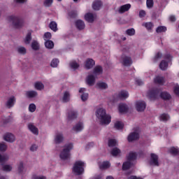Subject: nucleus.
Here are the masks:
<instances>
[{"label": "nucleus", "mask_w": 179, "mask_h": 179, "mask_svg": "<svg viewBox=\"0 0 179 179\" xmlns=\"http://www.w3.org/2000/svg\"><path fill=\"white\" fill-rule=\"evenodd\" d=\"M96 115L102 125H108L111 122V116L106 113V109L100 108L96 112Z\"/></svg>", "instance_id": "nucleus-1"}, {"label": "nucleus", "mask_w": 179, "mask_h": 179, "mask_svg": "<svg viewBox=\"0 0 179 179\" xmlns=\"http://www.w3.org/2000/svg\"><path fill=\"white\" fill-rule=\"evenodd\" d=\"M8 22H11L15 29H20L24 26V18L16 15H10L7 17Z\"/></svg>", "instance_id": "nucleus-2"}, {"label": "nucleus", "mask_w": 179, "mask_h": 179, "mask_svg": "<svg viewBox=\"0 0 179 179\" xmlns=\"http://www.w3.org/2000/svg\"><path fill=\"white\" fill-rule=\"evenodd\" d=\"M73 149V144L68 143L66 144L64 147V149L60 152V159L62 160H68L71 157V150Z\"/></svg>", "instance_id": "nucleus-3"}, {"label": "nucleus", "mask_w": 179, "mask_h": 179, "mask_svg": "<svg viewBox=\"0 0 179 179\" xmlns=\"http://www.w3.org/2000/svg\"><path fill=\"white\" fill-rule=\"evenodd\" d=\"M136 160V152H131L127 156V162L123 163L122 170H128L134 166V161Z\"/></svg>", "instance_id": "nucleus-4"}, {"label": "nucleus", "mask_w": 179, "mask_h": 179, "mask_svg": "<svg viewBox=\"0 0 179 179\" xmlns=\"http://www.w3.org/2000/svg\"><path fill=\"white\" fill-rule=\"evenodd\" d=\"M85 162L82 161H77L76 162L73 167V171L75 173L77 176H80V174H83L85 171Z\"/></svg>", "instance_id": "nucleus-5"}, {"label": "nucleus", "mask_w": 179, "mask_h": 179, "mask_svg": "<svg viewBox=\"0 0 179 179\" xmlns=\"http://www.w3.org/2000/svg\"><path fill=\"white\" fill-rule=\"evenodd\" d=\"M64 134L61 131H57L54 136L53 142L55 145H59L64 142Z\"/></svg>", "instance_id": "nucleus-6"}, {"label": "nucleus", "mask_w": 179, "mask_h": 179, "mask_svg": "<svg viewBox=\"0 0 179 179\" xmlns=\"http://www.w3.org/2000/svg\"><path fill=\"white\" fill-rule=\"evenodd\" d=\"M120 62L124 66H131L132 65V59L125 55H122L120 59Z\"/></svg>", "instance_id": "nucleus-7"}, {"label": "nucleus", "mask_w": 179, "mask_h": 179, "mask_svg": "<svg viewBox=\"0 0 179 179\" xmlns=\"http://www.w3.org/2000/svg\"><path fill=\"white\" fill-rule=\"evenodd\" d=\"M150 166H159V157L155 153L150 154V159L149 161Z\"/></svg>", "instance_id": "nucleus-8"}, {"label": "nucleus", "mask_w": 179, "mask_h": 179, "mask_svg": "<svg viewBox=\"0 0 179 179\" xmlns=\"http://www.w3.org/2000/svg\"><path fill=\"white\" fill-rule=\"evenodd\" d=\"M139 138V129H137L134 132H131L129 134L127 137V140L129 142H134V141H136Z\"/></svg>", "instance_id": "nucleus-9"}, {"label": "nucleus", "mask_w": 179, "mask_h": 179, "mask_svg": "<svg viewBox=\"0 0 179 179\" xmlns=\"http://www.w3.org/2000/svg\"><path fill=\"white\" fill-rule=\"evenodd\" d=\"M146 108V103L143 101H138L136 102V109L138 112L145 111V109Z\"/></svg>", "instance_id": "nucleus-10"}, {"label": "nucleus", "mask_w": 179, "mask_h": 179, "mask_svg": "<svg viewBox=\"0 0 179 179\" xmlns=\"http://www.w3.org/2000/svg\"><path fill=\"white\" fill-rule=\"evenodd\" d=\"M3 139L6 142H9L10 143H13L16 141V137L12 133H6L3 135Z\"/></svg>", "instance_id": "nucleus-11"}, {"label": "nucleus", "mask_w": 179, "mask_h": 179, "mask_svg": "<svg viewBox=\"0 0 179 179\" xmlns=\"http://www.w3.org/2000/svg\"><path fill=\"white\" fill-rule=\"evenodd\" d=\"M96 65V62L93 59H87L85 63V69H92Z\"/></svg>", "instance_id": "nucleus-12"}, {"label": "nucleus", "mask_w": 179, "mask_h": 179, "mask_svg": "<svg viewBox=\"0 0 179 179\" xmlns=\"http://www.w3.org/2000/svg\"><path fill=\"white\" fill-rule=\"evenodd\" d=\"M96 17V14H93L92 13H88L85 15V19L87 22H88V23H93Z\"/></svg>", "instance_id": "nucleus-13"}, {"label": "nucleus", "mask_w": 179, "mask_h": 179, "mask_svg": "<svg viewBox=\"0 0 179 179\" xmlns=\"http://www.w3.org/2000/svg\"><path fill=\"white\" fill-rule=\"evenodd\" d=\"M15 103H16V98L11 96L7 100L6 106L8 108H12L15 106Z\"/></svg>", "instance_id": "nucleus-14"}, {"label": "nucleus", "mask_w": 179, "mask_h": 179, "mask_svg": "<svg viewBox=\"0 0 179 179\" xmlns=\"http://www.w3.org/2000/svg\"><path fill=\"white\" fill-rule=\"evenodd\" d=\"M129 9H131V4H124L118 8V12L119 13H125V12H128Z\"/></svg>", "instance_id": "nucleus-15"}, {"label": "nucleus", "mask_w": 179, "mask_h": 179, "mask_svg": "<svg viewBox=\"0 0 179 179\" xmlns=\"http://www.w3.org/2000/svg\"><path fill=\"white\" fill-rule=\"evenodd\" d=\"M28 129L31 133L34 134V135H38V129L36 126H34V124L29 123Z\"/></svg>", "instance_id": "nucleus-16"}, {"label": "nucleus", "mask_w": 179, "mask_h": 179, "mask_svg": "<svg viewBox=\"0 0 179 179\" xmlns=\"http://www.w3.org/2000/svg\"><path fill=\"white\" fill-rule=\"evenodd\" d=\"M83 123L82 122H79L75 126H73V131H74V132H80V131L83 130Z\"/></svg>", "instance_id": "nucleus-17"}, {"label": "nucleus", "mask_w": 179, "mask_h": 179, "mask_svg": "<svg viewBox=\"0 0 179 179\" xmlns=\"http://www.w3.org/2000/svg\"><path fill=\"white\" fill-rule=\"evenodd\" d=\"M86 82L89 86H93L96 83V78L93 75H90L87 77Z\"/></svg>", "instance_id": "nucleus-18"}, {"label": "nucleus", "mask_w": 179, "mask_h": 179, "mask_svg": "<svg viewBox=\"0 0 179 179\" xmlns=\"http://www.w3.org/2000/svg\"><path fill=\"white\" fill-rule=\"evenodd\" d=\"M148 96L152 99H157V96H159V90L148 92Z\"/></svg>", "instance_id": "nucleus-19"}, {"label": "nucleus", "mask_w": 179, "mask_h": 179, "mask_svg": "<svg viewBox=\"0 0 179 179\" xmlns=\"http://www.w3.org/2000/svg\"><path fill=\"white\" fill-rule=\"evenodd\" d=\"M101 1L96 0L92 3V8L94 9V10H99L100 8H101Z\"/></svg>", "instance_id": "nucleus-20"}, {"label": "nucleus", "mask_w": 179, "mask_h": 179, "mask_svg": "<svg viewBox=\"0 0 179 179\" xmlns=\"http://www.w3.org/2000/svg\"><path fill=\"white\" fill-rule=\"evenodd\" d=\"M85 90L86 89L85 88H80L79 90V93H83V94L81 95V99L83 100V101H86V100L89 99V94L85 92Z\"/></svg>", "instance_id": "nucleus-21"}, {"label": "nucleus", "mask_w": 179, "mask_h": 179, "mask_svg": "<svg viewBox=\"0 0 179 179\" xmlns=\"http://www.w3.org/2000/svg\"><path fill=\"white\" fill-rule=\"evenodd\" d=\"M76 26L78 30H83L86 25H85V22L82 21L81 20H78L76 22Z\"/></svg>", "instance_id": "nucleus-22"}, {"label": "nucleus", "mask_w": 179, "mask_h": 179, "mask_svg": "<svg viewBox=\"0 0 179 179\" xmlns=\"http://www.w3.org/2000/svg\"><path fill=\"white\" fill-rule=\"evenodd\" d=\"M128 97H129V94L127 91H121L118 94V98L121 99V100H125Z\"/></svg>", "instance_id": "nucleus-23"}, {"label": "nucleus", "mask_w": 179, "mask_h": 179, "mask_svg": "<svg viewBox=\"0 0 179 179\" xmlns=\"http://www.w3.org/2000/svg\"><path fill=\"white\" fill-rule=\"evenodd\" d=\"M103 73V67L101 66H96L94 69V75L97 76V75H101Z\"/></svg>", "instance_id": "nucleus-24"}, {"label": "nucleus", "mask_w": 179, "mask_h": 179, "mask_svg": "<svg viewBox=\"0 0 179 179\" xmlns=\"http://www.w3.org/2000/svg\"><path fill=\"white\" fill-rule=\"evenodd\" d=\"M96 87H98V89H101V90H104L108 88V85L106 83L99 82L96 83Z\"/></svg>", "instance_id": "nucleus-25"}, {"label": "nucleus", "mask_w": 179, "mask_h": 179, "mask_svg": "<svg viewBox=\"0 0 179 179\" xmlns=\"http://www.w3.org/2000/svg\"><path fill=\"white\" fill-rule=\"evenodd\" d=\"M154 82L155 83H157V85H164V78L162 77V76H157L155 79H154Z\"/></svg>", "instance_id": "nucleus-26"}, {"label": "nucleus", "mask_w": 179, "mask_h": 179, "mask_svg": "<svg viewBox=\"0 0 179 179\" xmlns=\"http://www.w3.org/2000/svg\"><path fill=\"white\" fill-rule=\"evenodd\" d=\"M27 97H29V99H33L34 97H37L38 94L36 91H28L26 92Z\"/></svg>", "instance_id": "nucleus-27"}, {"label": "nucleus", "mask_w": 179, "mask_h": 179, "mask_svg": "<svg viewBox=\"0 0 179 179\" xmlns=\"http://www.w3.org/2000/svg\"><path fill=\"white\" fill-rule=\"evenodd\" d=\"M69 100H71V94H69V92H65L62 97V101L63 103H68Z\"/></svg>", "instance_id": "nucleus-28"}, {"label": "nucleus", "mask_w": 179, "mask_h": 179, "mask_svg": "<svg viewBox=\"0 0 179 179\" xmlns=\"http://www.w3.org/2000/svg\"><path fill=\"white\" fill-rule=\"evenodd\" d=\"M120 113H127L128 111V106L125 103H120L119 105Z\"/></svg>", "instance_id": "nucleus-29"}, {"label": "nucleus", "mask_w": 179, "mask_h": 179, "mask_svg": "<svg viewBox=\"0 0 179 179\" xmlns=\"http://www.w3.org/2000/svg\"><path fill=\"white\" fill-rule=\"evenodd\" d=\"M34 87L36 90H44V84L41 82H36L34 83Z\"/></svg>", "instance_id": "nucleus-30"}, {"label": "nucleus", "mask_w": 179, "mask_h": 179, "mask_svg": "<svg viewBox=\"0 0 179 179\" xmlns=\"http://www.w3.org/2000/svg\"><path fill=\"white\" fill-rule=\"evenodd\" d=\"M110 166V162H103L99 164V169H101V170H106V169H108Z\"/></svg>", "instance_id": "nucleus-31"}, {"label": "nucleus", "mask_w": 179, "mask_h": 179, "mask_svg": "<svg viewBox=\"0 0 179 179\" xmlns=\"http://www.w3.org/2000/svg\"><path fill=\"white\" fill-rule=\"evenodd\" d=\"M77 116H78V114L76 113V112L71 110V111L69 112L68 120L69 121H71L72 120H75V118H76Z\"/></svg>", "instance_id": "nucleus-32"}, {"label": "nucleus", "mask_w": 179, "mask_h": 179, "mask_svg": "<svg viewBox=\"0 0 179 179\" xmlns=\"http://www.w3.org/2000/svg\"><path fill=\"white\" fill-rule=\"evenodd\" d=\"M160 96L164 100H170L171 99V95L169 92H163L160 94Z\"/></svg>", "instance_id": "nucleus-33"}, {"label": "nucleus", "mask_w": 179, "mask_h": 179, "mask_svg": "<svg viewBox=\"0 0 179 179\" xmlns=\"http://www.w3.org/2000/svg\"><path fill=\"white\" fill-rule=\"evenodd\" d=\"M24 171V165L23 164L22 162H20L17 165V173H19V174H23Z\"/></svg>", "instance_id": "nucleus-34"}, {"label": "nucleus", "mask_w": 179, "mask_h": 179, "mask_svg": "<svg viewBox=\"0 0 179 179\" xmlns=\"http://www.w3.org/2000/svg\"><path fill=\"white\" fill-rule=\"evenodd\" d=\"M169 66V63L167 62L162 60L159 64V68L162 71H166Z\"/></svg>", "instance_id": "nucleus-35"}, {"label": "nucleus", "mask_w": 179, "mask_h": 179, "mask_svg": "<svg viewBox=\"0 0 179 179\" xmlns=\"http://www.w3.org/2000/svg\"><path fill=\"white\" fill-rule=\"evenodd\" d=\"M45 46L46 48L51 50L54 48V42H52V41L48 40L45 42Z\"/></svg>", "instance_id": "nucleus-36"}, {"label": "nucleus", "mask_w": 179, "mask_h": 179, "mask_svg": "<svg viewBox=\"0 0 179 179\" xmlns=\"http://www.w3.org/2000/svg\"><path fill=\"white\" fill-rule=\"evenodd\" d=\"M169 152V153H171V155H173V156H177V155H179L178 148H176L174 147L171 148Z\"/></svg>", "instance_id": "nucleus-37"}, {"label": "nucleus", "mask_w": 179, "mask_h": 179, "mask_svg": "<svg viewBox=\"0 0 179 179\" xmlns=\"http://www.w3.org/2000/svg\"><path fill=\"white\" fill-rule=\"evenodd\" d=\"M159 120L160 121L166 122V121H169L170 120V116L168 114L164 113L160 115Z\"/></svg>", "instance_id": "nucleus-38"}, {"label": "nucleus", "mask_w": 179, "mask_h": 179, "mask_svg": "<svg viewBox=\"0 0 179 179\" xmlns=\"http://www.w3.org/2000/svg\"><path fill=\"white\" fill-rule=\"evenodd\" d=\"M17 51L18 54H20L21 55H24V54H26V52H27V50L23 46L18 47L17 48Z\"/></svg>", "instance_id": "nucleus-39"}, {"label": "nucleus", "mask_w": 179, "mask_h": 179, "mask_svg": "<svg viewBox=\"0 0 179 179\" xmlns=\"http://www.w3.org/2000/svg\"><path fill=\"white\" fill-rule=\"evenodd\" d=\"M31 41V33H28L24 39V44H30Z\"/></svg>", "instance_id": "nucleus-40"}, {"label": "nucleus", "mask_w": 179, "mask_h": 179, "mask_svg": "<svg viewBox=\"0 0 179 179\" xmlns=\"http://www.w3.org/2000/svg\"><path fill=\"white\" fill-rule=\"evenodd\" d=\"M9 160V156L8 155H1L0 154V163H5Z\"/></svg>", "instance_id": "nucleus-41"}, {"label": "nucleus", "mask_w": 179, "mask_h": 179, "mask_svg": "<svg viewBox=\"0 0 179 179\" xmlns=\"http://www.w3.org/2000/svg\"><path fill=\"white\" fill-rule=\"evenodd\" d=\"M31 48L35 51H37L40 48V45H38V42L36 41H33L31 43Z\"/></svg>", "instance_id": "nucleus-42"}, {"label": "nucleus", "mask_w": 179, "mask_h": 179, "mask_svg": "<svg viewBox=\"0 0 179 179\" xmlns=\"http://www.w3.org/2000/svg\"><path fill=\"white\" fill-rule=\"evenodd\" d=\"M57 22L52 21L50 23L49 27L53 31H57L58 30V28L57 27Z\"/></svg>", "instance_id": "nucleus-43"}, {"label": "nucleus", "mask_w": 179, "mask_h": 179, "mask_svg": "<svg viewBox=\"0 0 179 179\" xmlns=\"http://www.w3.org/2000/svg\"><path fill=\"white\" fill-rule=\"evenodd\" d=\"M115 129H122V128H124V124H122V122H120V121H117L115 123V125H114Z\"/></svg>", "instance_id": "nucleus-44"}, {"label": "nucleus", "mask_w": 179, "mask_h": 179, "mask_svg": "<svg viewBox=\"0 0 179 179\" xmlns=\"http://www.w3.org/2000/svg\"><path fill=\"white\" fill-rule=\"evenodd\" d=\"M3 171H12V166L9 164L3 165L2 166Z\"/></svg>", "instance_id": "nucleus-45"}, {"label": "nucleus", "mask_w": 179, "mask_h": 179, "mask_svg": "<svg viewBox=\"0 0 179 179\" xmlns=\"http://www.w3.org/2000/svg\"><path fill=\"white\" fill-rule=\"evenodd\" d=\"M121 153V150L117 148H115L111 151L112 156H118Z\"/></svg>", "instance_id": "nucleus-46"}, {"label": "nucleus", "mask_w": 179, "mask_h": 179, "mask_svg": "<svg viewBox=\"0 0 179 179\" xmlns=\"http://www.w3.org/2000/svg\"><path fill=\"white\" fill-rule=\"evenodd\" d=\"M58 64H59V60H58L57 59H54L51 62L50 65L52 68H57L58 66Z\"/></svg>", "instance_id": "nucleus-47"}, {"label": "nucleus", "mask_w": 179, "mask_h": 179, "mask_svg": "<svg viewBox=\"0 0 179 179\" xmlns=\"http://www.w3.org/2000/svg\"><path fill=\"white\" fill-rule=\"evenodd\" d=\"M37 107L36 106V104L34 103H31L29 106V111L30 113H34V111H36Z\"/></svg>", "instance_id": "nucleus-48"}, {"label": "nucleus", "mask_w": 179, "mask_h": 179, "mask_svg": "<svg viewBox=\"0 0 179 179\" xmlns=\"http://www.w3.org/2000/svg\"><path fill=\"white\" fill-rule=\"evenodd\" d=\"M52 2H54V0H45L43 5L46 8H50V6H51V5H52Z\"/></svg>", "instance_id": "nucleus-49"}, {"label": "nucleus", "mask_w": 179, "mask_h": 179, "mask_svg": "<svg viewBox=\"0 0 179 179\" xmlns=\"http://www.w3.org/2000/svg\"><path fill=\"white\" fill-rule=\"evenodd\" d=\"M108 146L110 148H113L114 146H117V141L114 139H110L108 141Z\"/></svg>", "instance_id": "nucleus-50"}, {"label": "nucleus", "mask_w": 179, "mask_h": 179, "mask_svg": "<svg viewBox=\"0 0 179 179\" xmlns=\"http://www.w3.org/2000/svg\"><path fill=\"white\" fill-rule=\"evenodd\" d=\"M127 36H135V29L131 28L126 31Z\"/></svg>", "instance_id": "nucleus-51"}, {"label": "nucleus", "mask_w": 179, "mask_h": 179, "mask_svg": "<svg viewBox=\"0 0 179 179\" xmlns=\"http://www.w3.org/2000/svg\"><path fill=\"white\" fill-rule=\"evenodd\" d=\"M167 30L166 27H158L156 29L157 33H164Z\"/></svg>", "instance_id": "nucleus-52"}, {"label": "nucleus", "mask_w": 179, "mask_h": 179, "mask_svg": "<svg viewBox=\"0 0 179 179\" xmlns=\"http://www.w3.org/2000/svg\"><path fill=\"white\" fill-rule=\"evenodd\" d=\"M143 26H144V27H146L148 30H151V29H152L153 27V24L152 22H145L143 24Z\"/></svg>", "instance_id": "nucleus-53"}, {"label": "nucleus", "mask_w": 179, "mask_h": 179, "mask_svg": "<svg viewBox=\"0 0 179 179\" xmlns=\"http://www.w3.org/2000/svg\"><path fill=\"white\" fill-rule=\"evenodd\" d=\"M70 66L72 69H78L79 68V64L76 62H70Z\"/></svg>", "instance_id": "nucleus-54"}, {"label": "nucleus", "mask_w": 179, "mask_h": 179, "mask_svg": "<svg viewBox=\"0 0 179 179\" xmlns=\"http://www.w3.org/2000/svg\"><path fill=\"white\" fill-rule=\"evenodd\" d=\"M8 149V146L5 143H0V152H5Z\"/></svg>", "instance_id": "nucleus-55"}, {"label": "nucleus", "mask_w": 179, "mask_h": 179, "mask_svg": "<svg viewBox=\"0 0 179 179\" xmlns=\"http://www.w3.org/2000/svg\"><path fill=\"white\" fill-rule=\"evenodd\" d=\"M43 38L45 41H48V40H50V38H51V33L50 32L45 33Z\"/></svg>", "instance_id": "nucleus-56"}, {"label": "nucleus", "mask_w": 179, "mask_h": 179, "mask_svg": "<svg viewBox=\"0 0 179 179\" xmlns=\"http://www.w3.org/2000/svg\"><path fill=\"white\" fill-rule=\"evenodd\" d=\"M162 55L160 52H158L154 57V62H157L160 58H162Z\"/></svg>", "instance_id": "nucleus-57"}, {"label": "nucleus", "mask_w": 179, "mask_h": 179, "mask_svg": "<svg viewBox=\"0 0 179 179\" xmlns=\"http://www.w3.org/2000/svg\"><path fill=\"white\" fill-rule=\"evenodd\" d=\"M147 8H153V0H147L146 1Z\"/></svg>", "instance_id": "nucleus-58"}, {"label": "nucleus", "mask_w": 179, "mask_h": 179, "mask_svg": "<svg viewBox=\"0 0 179 179\" xmlns=\"http://www.w3.org/2000/svg\"><path fill=\"white\" fill-rule=\"evenodd\" d=\"M38 149V146L36 144H32L30 147L31 152H36Z\"/></svg>", "instance_id": "nucleus-59"}, {"label": "nucleus", "mask_w": 179, "mask_h": 179, "mask_svg": "<svg viewBox=\"0 0 179 179\" xmlns=\"http://www.w3.org/2000/svg\"><path fill=\"white\" fill-rule=\"evenodd\" d=\"M32 179H47V178L43 176L33 175Z\"/></svg>", "instance_id": "nucleus-60"}, {"label": "nucleus", "mask_w": 179, "mask_h": 179, "mask_svg": "<svg viewBox=\"0 0 179 179\" xmlns=\"http://www.w3.org/2000/svg\"><path fill=\"white\" fill-rule=\"evenodd\" d=\"M69 16H70V17H76L78 13H76V11H71L69 13Z\"/></svg>", "instance_id": "nucleus-61"}, {"label": "nucleus", "mask_w": 179, "mask_h": 179, "mask_svg": "<svg viewBox=\"0 0 179 179\" xmlns=\"http://www.w3.org/2000/svg\"><path fill=\"white\" fill-rule=\"evenodd\" d=\"M173 92L176 96H179V86L175 87Z\"/></svg>", "instance_id": "nucleus-62"}, {"label": "nucleus", "mask_w": 179, "mask_h": 179, "mask_svg": "<svg viewBox=\"0 0 179 179\" xmlns=\"http://www.w3.org/2000/svg\"><path fill=\"white\" fill-rule=\"evenodd\" d=\"M127 179H143L141 177H136L135 176H130L127 178Z\"/></svg>", "instance_id": "nucleus-63"}, {"label": "nucleus", "mask_w": 179, "mask_h": 179, "mask_svg": "<svg viewBox=\"0 0 179 179\" xmlns=\"http://www.w3.org/2000/svg\"><path fill=\"white\" fill-rule=\"evenodd\" d=\"M92 179H103V175L95 176L94 178H92Z\"/></svg>", "instance_id": "nucleus-64"}]
</instances>
